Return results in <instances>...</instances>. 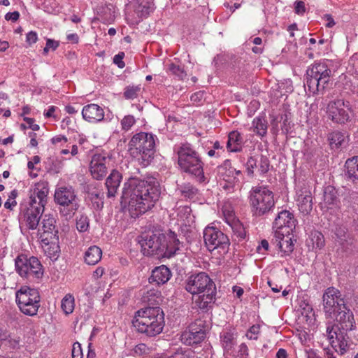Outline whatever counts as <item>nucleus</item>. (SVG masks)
I'll return each instance as SVG.
<instances>
[{
  "mask_svg": "<svg viewBox=\"0 0 358 358\" xmlns=\"http://www.w3.org/2000/svg\"><path fill=\"white\" fill-rule=\"evenodd\" d=\"M159 196L157 187L147 181L130 178L124 184L122 199L127 203L132 217H137L151 209Z\"/></svg>",
  "mask_w": 358,
  "mask_h": 358,
  "instance_id": "nucleus-1",
  "label": "nucleus"
},
{
  "mask_svg": "<svg viewBox=\"0 0 358 358\" xmlns=\"http://www.w3.org/2000/svg\"><path fill=\"white\" fill-rule=\"evenodd\" d=\"M336 320L338 325L329 324L326 329L327 337L329 344L338 352L344 354L350 346L348 331L355 327V321L352 312L346 305L336 311Z\"/></svg>",
  "mask_w": 358,
  "mask_h": 358,
  "instance_id": "nucleus-2",
  "label": "nucleus"
},
{
  "mask_svg": "<svg viewBox=\"0 0 358 358\" xmlns=\"http://www.w3.org/2000/svg\"><path fill=\"white\" fill-rule=\"evenodd\" d=\"M166 236L160 232L142 235L139 240L141 250L145 256H156L157 258L173 257L180 248V241L173 232Z\"/></svg>",
  "mask_w": 358,
  "mask_h": 358,
  "instance_id": "nucleus-3",
  "label": "nucleus"
},
{
  "mask_svg": "<svg viewBox=\"0 0 358 358\" xmlns=\"http://www.w3.org/2000/svg\"><path fill=\"white\" fill-rule=\"evenodd\" d=\"M164 316V312L160 307H147L136 312L132 324L138 332L148 336H155L163 330Z\"/></svg>",
  "mask_w": 358,
  "mask_h": 358,
  "instance_id": "nucleus-4",
  "label": "nucleus"
},
{
  "mask_svg": "<svg viewBox=\"0 0 358 358\" xmlns=\"http://www.w3.org/2000/svg\"><path fill=\"white\" fill-rule=\"evenodd\" d=\"M178 164L187 173L193 175L199 182H205L203 162L197 153L189 144H182L177 151Z\"/></svg>",
  "mask_w": 358,
  "mask_h": 358,
  "instance_id": "nucleus-5",
  "label": "nucleus"
},
{
  "mask_svg": "<svg viewBox=\"0 0 358 358\" xmlns=\"http://www.w3.org/2000/svg\"><path fill=\"white\" fill-rule=\"evenodd\" d=\"M249 203L252 215L262 216L275 206L273 193L266 186L253 187L250 192Z\"/></svg>",
  "mask_w": 358,
  "mask_h": 358,
  "instance_id": "nucleus-6",
  "label": "nucleus"
},
{
  "mask_svg": "<svg viewBox=\"0 0 358 358\" xmlns=\"http://www.w3.org/2000/svg\"><path fill=\"white\" fill-rule=\"evenodd\" d=\"M128 150L134 157L147 162L152 158L155 153V136L149 133L140 132L133 136L128 144Z\"/></svg>",
  "mask_w": 358,
  "mask_h": 358,
  "instance_id": "nucleus-7",
  "label": "nucleus"
},
{
  "mask_svg": "<svg viewBox=\"0 0 358 358\" xmlns=\"http://www.w3.org/2000/svg\"><path fill=\"white\" fill-rule=\"evenodd\" d=\"M331 71L324 62L314 63L306 71V85L313 94L322 91L330 80Z\"/></svg>",
  "mask_w": 358,
  "mask_h": 358,
  "instance_id": "nucleus-8",
  "label": "nucleus"
},
{
  "mask_svg": "<svg viewBox=\"0 0 358 358\" xmlns=\"http://www.w3.org/2000/svg\"><path fill=\"white\" fill-rule=\"evenodd\" d=\"M15 301L23 314L34 316L37 315L41 306V296L37 289L24 286L16 292Z\"/></svg>",
  "mask_w": 358,
  "mask_h": 358,
  "instance_id": "nucleus-9",
  "label": "nucleus"
},
{
  "mask_svg": "<svg viewBox=\"0 0 358 358\" xmlns=\"http://www.w3.org/2000/svg\"><path fill=\"white\" fill-rule=\"evenodd\" d=\"M15 265L17 273L27 280H38L43 276L44 268L36 257L20 255L15 259Z\"/></svg>",
  "mask_w": 358,
  "mask_h": 358,
  "instance_id": "nucleus-10",
  "label": "nucleus"
},
{
  "mask_svg": "<svg viewBox=\"0 0 358 358\" xmlns=\"http://www.w3.org/2000/svg\"><path fill=\"white\" fill-rule=\"evenodd\" d=\"M203 239L208 249L213 251L221 248H228L229 240L222 231L213 227H207L203 231Z\"/></svg>",
  "mask_w": 358,
  "mask_h": 358,
  "instance_id": "nucleus-11",
  "label": "nucleus"
},
{
  "mask_svg": "<svg viewBox=\"0 0 358 358\" xmlns=\"http://www.w3.org/2000/svg\"><path fill=\"white\" fill-rule=\"evenodd\" d=\"M215 287L214 282L205 272L191 275L185 282V289L192 295L201 294L208 287Z\"/></svg>",
  "mask_w": 358,
  "mask_h": 358,
  "instance_id": "nucleus-12",
  "label": "nucleus"
},
{
  "mask_svg": "<svg viewBox=\"0 0 358 358\" xmlns=\"http://www.w3.org/2000/svg\"><path fill=\"white\" fill-rule=\"evenodd\" d=\"M350 105L343 99H336L328 103L327 113L328 117L333 122L343 124L350 119Z\"/></svg>",
  "mask_w": 358,
  "mask_h": 358,
  "instance_id": "nucleus-13",
  "label": "nucleus"
},
{
  "mask_svg": "<svg viewBox=\"0 0 358 358\" xmlns=\"http://www.w3.org/2000/svg\"><path fill=\"white\" fill-rule=\"evenodd\" d=\"M55 201L64 208H68L70 213H73L78 208L76 194L71 187H59L55 192Z\"/></svg>",
  "mask_w": 358,
  "mask_h": 358,
  "instance_id": "nucleus-14",
  "label": "nucleus"
},
{
  "mask_svg": "<svg viewBox=\"0 0 358 358\" xmlns=\"http://www.w3.org/2000/svg\"><path fill=\"white\" fill-rule=\"evenodd\" d=\"M323 306L324 310L329 316L332 313H336V311L342 308L345 306L344 299L341 297V292L334 287H328L323 294Z\"/></svg>",
  "mask_w": 358,
  "mask_h": 358,
  "instance_id": "nucleus-15",
  "label": "nucleus"
},
{
  "mask_svg": "<svg viewBox=\"0 0 358 358\" xmlns=\"http://www.w3.org/2000/svg\"><path fill=\"white\" fill-rule=\"evenodd\" d=\"M48 193L49 187L47 182L40 181L36 183L34 187L30 189L28 204L44 208L48 203Z\"/></svg>",
  "mask_w": 358,
  "mask_h": 358,
  "instance_id": "nucleus-16",
  "label": "nucleus"
},
{
  "mask_svg": "<svg viewBox=\"0 0 358 358\" xmlns=\"http://www.w3.org/2000/svg\"><path fill=\"white\" fill-rule=\"evenodd\" d=\"M109 159L103 153H96L92 157L90 163V171L94 179L102 180L108 173L106 164Z\"/></svg>",
  "mask_w": 358,
  "mask_h": 358,
  "instance_id": "nucleus-17",
  "label": "nucleus"
},
{
  "mask_svg": "<svg viewBox=\"0 0 358 358\" xmlns=\"http://www.w3.org/2000/svg\"><path fill=\"white\" fill-rule=\"evenodd\" d=\"M58 230L56 226V218L55 216L46 214L43 216L41 224L38 229V239L47 241L58 237Z\"/></svg>",
  "mask_w": 358,
  "mask_h": 358,
  "instance_id": "nucleus-18",
  "label": "nucleus"
},
{
  "mask_svg": "<svg viewBox=\"0 0 358 358\" xmlns=\"http://www.w3.org/2000/svg\"><path fill=\"white\" fill-rule=\"evenodd\" d=\"M43 211V208L27 204L22 211V220L29 229H36Z\"/></svg>",
  "mask_w": 358,
  "mask_h": 358,
  "instance_id": "nucleus-19",
  "label": "nucleus"
},
{
  "mask_svg": "<svg viewBox=\"0 0 358 358\" xmlns=\"http://www.w3.org/2000/svg\"><path fill=\"white\" fill-rule=\"evenodd\" d=\"M296 220L294 215L288 210H282L273 222V227L277 228L276 231H284L290 234L295 229Z\"/></svg>",
  "mask_w": 358,
  "mask_h": 358,
  "instance_id": "nucleus-20",
  "label": "nucleus"
},
{
  "mask_svg": "<svg viewBox=\"0 0 358 358\" xmlns=\"http://www.w3.org/2000/svg\"><path fill=\"white\" fill-rule=\"evenodd\" d=\"M272 243L279 248L282 257L289 256L294 250V243L290 234L275 231Z\"/></svg>",
  "mask_w": 358,
  "mask_h": 358,
  "instance_id": "nucleus-21",
  "label": "nucleus"
},
{
  "mask_svg": "<svg viewBox=\"0 0 358 358\" xmlns=\"http://www.w3.org/2000/svg\"><path fill=\"white\" fill-rule=\"evenodd\" d=\"M216 287H208L201 294L192 295L194 303L201 310H208L215 301Z\"/></svg>",
  "mask_w": 358,
  "mask_h": 358,
  "instance_id": "nucleus-22",
  "label": "nucleus"
},
{
  "mask_svg": "<svg viewBox=\"0 0 358 358\" xmlns=\"http://www.w3.org/2000/svg\"><path fill=\"white\" fill-rule=\"evenodd\" d=\"M82 115L85 120L90 123L101 122L104 118L103 109L97 104L90 103L83 107Z\"/></svg>",
  "mask_w": 358,
  "mask_h": 358,
  "instance_id": "nucleus-23",
  "label": "nucleus"
},
{
  "mask_svg": "<svg viewBox=\"0 0 358 358\" xmlns=\"http://www.w3.org/2000/svg\"><path fill=\"white\" fill-rule=\"evenodd\" d=\"M344 173L347 180L358 185V156L348 158L344 165Z\"/></svg>",
  "mask_w": 358,
  "mask_h": 358,
  "instance_id": "nucleus-24",
  "label": "nucleus"
},
{
  "mask_svg": "<svg viewBox=\"0 0 358 358\" xmlns=\"http://www.w3.org/2000/svg\"><path fill=\"white\" fill-rule=\"evenodd\" d=\"M206 337L204 330H196L191 327L188 331H185L180 336V341L187 345H194L201 343Z\"/></svg>",
  "mask_w": 358,
  "mask_h": 358,
  "instance_id": "nucleus-25",
  "label": "nucleus"
},
{
  "mask_svg": "<svg viewBox=\"0 0 358 358\" xmlns=\"http://www.w3.org/2000/svg\"><path fill=\"white\" fill-rule=\"evenodd\" d=\"M296 203L299 210L303 214H308L313 209L312 194L306 188L301 189L297 193Z\"/></svg>",
  "mask_w": 358,
  "mask_h": 358,
  "instance_id": "nucleus-26",
  "label": "nucleus"
},
{
  "mask_svg": "<svg viewBox=\"0 0 358 358\" xmlns=\"http://www.w3.org/2000/svg\"><path fill=\"white\" fill-rule=\"evenodd\" d=\"M171 277L170 269L165 265L156 267L152 271L149 280L150 282H156L157 285H163L168 282Z\"/></svg>",
  "mask_w": 358,
  "mask_h": 358,
  "instance_id": "nucleus-27",
  "label": "nucleus"
},
{
  "mask_svg": "<svg viewBox=\"0 0 358 358\" xmlns=\"http://www.w3.org/2000/svg\"><path fill=\"white\" fill-rule=\"evenodd\" d=\"M122 180V175L119 171L113 170L107 178L106 186L107 188V196L115 197Z\"/></svg>",
  "mask_w": 358,
  "mask_h": 358,
  "instance_id": "nucleus-28",
  "label": "nucleus"
},
{
  "mask_svg": "<svg viewBox=\"0 0 358 358\" xmlns=\"http://www.w3.org/2000/svg\"><path fill=\"white\" fill-rule=\"evenodd\" d=\"M141 292V300L143 303L157 306L162 301L161 292L157 289L146 287Z\"/></svg>",
  "mask_w": 358,
  "mask_h": 358,
  "instance_id": "nucleus-29",
  "label": "nucleus"
},
{
  "mask_svg": "<svg viewBox=\"0 0 358 358\" xmlns=\"http://www.w3.org/2000/svg\"><path fill=\"white\" fill-rule=\"evenodd\" d=\"M219 173L223 177V180L226 181H229L231 179L234 182L238 181L236 176L241 175V171L234 168L229 160H225L219 167Z\"/></svg>",
  "mask_w": 358,
  "mask_h": 358,
  "instance_id": "nucleus-30",
  "label": "nucleus"
},
{
  "mask_svg": "<svg viewBox=\"0 0 358 358\" xmlns=\"http://www.w3.org/2000/svg\"><path fill=\"white\" fill-rule=\"evenodd\" d=\"M252 131L258 136L263 138L266 136L268 130V122L265 116L255 117L252 122Z\"/></svg>",
  "mask_w": 358,
  "mask_h": 358,
  "instance_id": "nucleus-31",
  "label": "nucleus"
},
{
  "mask_svg": "<svg viewBox=\"0 0 358 358\" xmlns=\"http://www.w3.org/2000/svg\"><path fill=\"white\" fill-rule=\"evenodd\" d=\"M41 247L50 258L55 257L59 252V246L58 244V237L47 241L40 240Z\"/></svg>",
  "mask_w": 358,
  "mask_h": 358,
  "instance_id": "nucleus-32",
  "label": "nucleus"
},
{
  "mask_svg": "<svg viewBox=\"0 0 358 358\" xmlns=\"http://www.w3.org/2000/svg\"><path fill=\"white\" fill-rule=\"evenodd\" d=\"M243 138L238 131H232L228 135L227 148L230 152H239L241 150Z\"/></svg>",
  "mask_w": 358,
  "mask_h": 358,
  "instance_id": "nucleus-33",
  "label": "nucleus"
},
{
  "mask_svg": "<svg viewBox=\"0 0 358 358\" xmlns=\"http://www.w3.org/2000/svg\"><path fill=\"white\" fill-rule=\"evenodd\" d=\"M101 249L96 245H92L85 252L84 260L88 265H95L101 260Z\"/></svg>",
  "mask_w": 358,
  "mask_h": 358,
  "instance_id": "nucleus-34",
  "label": "nucleus"
},
{
  "mask_svg": "<svg viewBox=\"0 0 358 358\" xmlns=\"http://www.w3.org/2000/svg\"><path fill=\"white\" fill-rule=\"evenodd\" d=\"M136 13L140 17H148L154 9V0H137Z\"/></svg>",
  "mask_w": 358,
  "mask_h": 358,
  "instance_id": "nucleus-35",
  "label": "nucleus"
},
{
  "mask_svg": "<svg viewBox=\"0 0 358 358\" xmlns=\"http://www.w3.org/2000/svg\"><path fill=\"white\" fill-rule=\"evenodd\" d=\"M331 149L338 150L345 143V134L341 131H333L329 133L327 137Z\"/></svg>",
  "mask_w": 358,
  "mask_h": 358,
  "instance_id": "nucleus-36",
  "label": "nucleus"
},
{
  "mask_svg": "<svg viewBox=\"0 0 358 358\" xmlns=\"http://www.w3.org/2000/svg\"><path fill=\"white\" fill-rule=\"evenodd\" d=\"M151 358H196L195 352L189 348H178L173 355H156Z\"/></svg>",
  "mask_w": 358,
  "mask_h": 358,
  "instance_id": "nucleus-37",
  "label": "nucleus"
},
{
  "mask_svg": "<svg viewBox=\"0 0 358 358\" xmlns=\"http://www.w3.org/2000/svg\"><path fill=\"white\" fill-rule=\"evenodd\" d=\"M222 213L224 220L229 225L235 220H238L235 214L234 207L229 202H225L222 207Z\"/></svg>",
  "mask_w": 358,
  "mask_h": 358,
  "instance_id": "nucleus-38",
  "label": "nucleus"
},
{
  "mask_svg": "<svg viewBox=\"0 0 358 358\" xmlns=\"http://www.w3.org/2000/svg\"><path fill=\"white\" fill-rule=\"evenodd\" d=\"M324 203L327 205V207L331 205H334L338 201L337 191L332 186L325 187L323 195Z\"/></svg>",
  "mask_w": 358,
  "mask_h": 358,
  "instance_id": "nucleus-39",
  "label": "nucleus"
},
{
  "mask_svg": "<svg viewBox=\"0 0 358 358\" xmlns=\"http://www.w3.org/2000/svg\"><path fill=\"white\" fill-rule=\"evenodd\" d=\"M61 308L66 315L73 313L75 308V299L71 294H67L62 299L61 302Z\"/></svg>",
  "mask_w": 358,
  "mask_h": 358,
  "instance_id": "nucleus-40",
  "label": "nucleus"
},
{
  "mask_svg": "<svg viewBox=\"0 0 358 358\" xmlns=\"http://www.w3.org/2000/svg\"><path fill=\"white\" fill-rule=\"evenodd\" d=\"M141 92V85H128L124 88L123 95L126 99L133 100L134 99H136L138 96Z\"/></svg>",
  "mask_w": 358,
  "mask_h": 358,
  "instance_id": "nucleus-41",
  "label": "nucleus"
},
{
  "mask_svg": "<svg viewBox=\"0 0 358 358\" xmlns=\"http://www.w3.org/2000/svg\"><path fill=\"white\" fill-rule=\"evenodd\" d=\"M335 236L336 241L343 247L345 248L348 244V235L347 234V229L344 227H337L335 229Z\"/></svg>",
  "mask_w": 358,
  "mask_h": 358,
  "instance_id": "nucleus-42",
  "label": "nucleus"
},
{
  "mask_svg": "<svg viewBox=\"0 0 358 358\" xmlns=\"http://www.w3.org/2000/svg\"><path fill=\"white\" fill-rule=\"evenodd\" d=\"M234 234L241 240H243L246 236V231L243 224L239 220H235L233 223L229 224Z\"/></svg>",
  "mask_w": 358,
  "mask_h": 358,
  "instance_id": "nucleus-43",
  "label": "nucleus"
},
{
  "mask_svg": "<svg viewBox=\"0 0 358 358\" xmlns=\"http://www.w3.org/2000/svg\"><path fill=\"white\" fill-rule=\"evenodd\" d=\"M168 70L173 75L177 76L179 80H184L187 76V73L184 70V68L179 64L171 63L168 66Z\"/></svg>",
  "mask_w": 358,
  "mask_h": 358,
  "instance_id": "nucleus-44",
  "label": "nucleus"
},
{
  "mask_svg": "<svg viewBox=\"0 0 358 358\" xmlns=\"http://www.w3.org/2000/svg\"><path fill=\"white\" fill-rule=\"evenodd\" d=\"M311 236L313 248L320 250L324 246V237L321 232L315 231L312 233Z\"/></svg>",
  "mask_w": 358,
  "mask_h": 358,
  "instance_id": "nucleus-45",
  "label": "nucleus"
},
{
  "mask_svg": "<svg viewBox=\"0 0 358 358\" xmlns=\"http://www.w3.org/2000/svg\"><path fill=\"white\" fill-rule=\"evenodd\" d=\"M121 128L124 131H128L136 123V119L131 115L124 116L121 120Z\"/></svg>",
  "mask_w": 358,
  "mask_h": 358,
  "instance_id": "nucleus-46",
  "label": "nucleus"
},
{
  "mask_svg": "<svg viewBox=\"0 0 358 358\" xmlns=\"http://www.w3.org/2000/svg\"><path fill=\"white\" fill-rule=\"evenodd\" d=\"M90 227L88 217L85 215H80L76 220V228L80 232H85Z\"/></svg>",
  "mask_w": 358,
  "mask_h": 358,
  "instance_id": "nucleus-47",
  "label": "nucleus"
},
{
  "mask_svg": "<svg viewBox=\"0 0 358 358\" xmlns=\"http://www.w3.org/2000/svg\"><path fill=\"white\" fill-rule=\"evenodd\" d=\"M260 333V326L258 324L252 325L248 331L246 336L250 340H257Z\"/></svg>",
  "mask_w": 358,
  "mask_h": 358,
  "instance_id": "nucleus-48",
  "label": "nucleus"
},
{
  "mask_svg": "<svg viewBox=\"0 0 358 358\" xmlns=\"http://www.w3.org/2000/svg\"><path fill=\"white\" fill-rule=\"evenodd\" d=\"M234 336L230 332H224L221 336V341L224 348H230L232 345Z\"/></svg>",
  "mask_w": 358,
  "mask_h": 358,
  "instance_id": "nucleus-49",
  "label": "nucleus"
},
{
  "mask_svg": "<svg viewBox=\"0 0 358 358\" xmlns=\"http://www.w3.org/2000/svg\"><path fill=\"white\" fill-rule=\"evenodd\" d=\"M257 166V160L253 157H250L246 162V169L249 176H252L254 168Z\"/></svg>",
  "mask_w": 358,
  "mask_h": 358,
  "instance_id": "nucleus-50",
  "label": "nucleus"
},
{
  "mask_svg": "<svg viewBox=\"0 0 358 358\" xmlns=\"http://www.w3.org/2000/svg\"><path fill=\"white\" fill-rule=\"evenodd\" d=\"M72 358H83V351L81 345L78 342L75 343L73 345Z\"/></svg>",
  "mask_w": 358,
  "mask_h": 358,
  "instance_id": "nucleus-51",
  "label": "nucleus"
},
{
  "mask_svg": "<svg viewBox=\"0 0 358 358\" xmlns=\"http://www.w3.org/2000/svg\"><path fill=\"white\" fill-rule=\"evenodd\" d=\"M269 170V162L267 158L262 157L259 164V171L261 173H266Z\"/></svg>",
  "mask_w": 358,
  "mask_h": 358,
  "instance_id": "nucleus-52",
  "label": "nucleus"
},
{
  "mask_svg": "<svg viewBox=\"0 0 358 358\" xmlns=\"http://www.w3.org/2000/svg\"><path fill=\"white\" fill-rule=\"evenodd\" d=\"M124 57V53L123 52H120L113 57V62L120 69H122L125 66V64L123 61Z\"/></svg>",
  "mask_w": 358,
  "mask_h": 358,
  "instance_id": "nucleus-53",
  "label": "nucleus"
},
{
  "mask_svg": "<svg viewBox=\"0 0 358 358\" xmlns=\"http://www.w3.org/2000/svg\"><path fill=\"white\" fill-rule=\"evenodd\" d=\"M185 197L193 198L197 193V189L192 186L185 187L182 191Z\"/></svg>",
  "mask_w": 358,
  "mask_h": 358,
  "instance_id": "nucleus-54",
  "label": "nucleus"
},
{
  "mask_svg": "<svg viewBox=\"0 0 358 358\" xmlns=\"http://www.w3.org/2000/svg\"><path fill=\"white\" fill-rule=\"evenodd\" d=\"M37 41H38V35L36 31H31L27 34L26 42L29 45H31L32 44L36 43Z\"/></svg>",
  "mask_w": 358,
  "mask_h": 358,
  "instance_id": "nucleus-55",
  "label": "nucleus"
},
{
  "mask_svg": "<svg viewBox=\"0 0 358 358\" xmlns=\"http://www.w3.org/2000/svg\"><path fill=\"white\" fill-rule=\"evenodd\" d=\"M203 92L199 91L193 94L191 97V101L194 103L199 104L203 99Z\"/></svg>",
  "mask_w": 358,
  "mask_h": 358,
  "instance_id": "nucleus-56",
  "label": "nucleus"
},
{
  "mask_svg": "<svg viewBox=\"0 0 358 358\" xmlns=\"http://www.w3.org/2000/svg\"><path fill=\"white\" fill-rule=\"evenodd\" d=\"M295 13L299 15H303L305 13V3L303 1H299L295 3Z\"/></svg>",
  "mask_w": 358,
  "mask_h": 358,
  "instance_id": "nucleus-57",
  "label": "nucleus"
},
{
  "mask_svg": "<svg viewBox=\"0 0 358 358\" xmlns=\"http://www.w3.org/2000/svg\"><path fill=\"white\" fill-rule=\"evenodd\" d=\"M268 242L266 239H264L260 242V245L257 247V250L259 253H264V252L268 250Z\"/></svg>",
  "mask_w": 358,
  "mask_h": 358,
  "instance_id": "nucleus-58",
  "label": "nucleus"
},
{
  "mask_svg": "<svg viewBox=\"0 0 358 358\" xmlns=\"http://www.w3.org/2000/svg\"><path fill=\"white\" fill-rule=\"evenodd\" d=\"M67 141V138L63 135L55 136L51 139V142L52 144H57L62 142L66 143Z\"/></svg>",
  "mask_w": 358,
  "mask_h": 358,
  "instance_id": "nucleus-59",
  "label": "nucleus"
},
{
  "mask_svg": "<svg viewBox=\"0 0 358 358\" xmlns=\"http://www.w3.org/2000/svg\"><path fill=\"white\" fill-rule=\"evenodd\" d=\"M59 45L58 41L48 38L46 41V46L52 50H55Z\"/></svg>",
  "mask_w": 358,
  "mask_h": 358,
  "instance_id": "nucleus-60",
  "label": "nucleus"
},
{
  "mask_svg": "<svg viewBox=\"0 0 358 358\" xmlns=\"http://www.w3.org/2000/svg\"><path fill=\"white\" fill-rule=\"evenodd\" d=\"M20 13L17 11H14L12 13H8L5 18L6 20H12L13 22L17 21L19 19Z\"/></svg>",
  "mask_w": 358,
  "mask_h": 358,
  "instance_id": "nucleus-61",
  "label": "nucleus"
},
{
  "mask_svg": "<svg viewBox=\"0 0 358 358\" xmlns=\"http://www.w3.org/2000/svg\"><path fill=\"white\" fill-rule=\"evenodd\" d=\"M66 39L69 42L76 44L79 41V36L76 33L69 34L66 35Z\"/></svg>",
  "mask_w": 358,
  "mask_h": 358,
  "instance_id": "nucleus-62",
  "label": "nucleus"
},
{
  "mask_svg": "<svg viewBox=\"0 0 358 358\" xmlns=\"http://www.w3.org/2000/svg\"><path fill=\"white\" fill-rule=\"evenodd\" d=\"M238 352L242 357L246 358L248 356V348L246 344L241 343L239 346Z\"/></svg>",
  "mask_w": 358,
  "mask_h": 358,
  "instance_id": "nucleus-63",
  "label": "nucleus"
},
{
  "mask_svg": "<svg viewBox=\"0 0 358 358\" xmlns=\"http://www.w3.org/2000/svg\"><path fill=\"white\" fill-rule=\"evenodd\" d=\"M24 120L27 122L29 124V127L33 131H37L39 129V126L36 124H34V120L30 117H24Z\"/></svg>",
  "mask_w": 358,
  "mask_h": 358,
  "instance_id": "nucleus-64",
  "label": "nucleus"
}]
</instances>
